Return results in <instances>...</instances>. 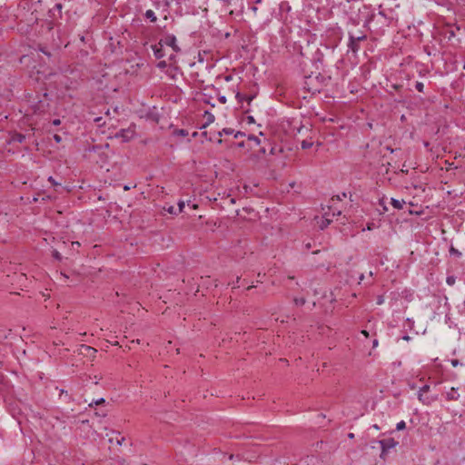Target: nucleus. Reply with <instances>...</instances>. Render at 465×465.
<instances>
[{
    "instance_id": "052dcab7",
    "label": "nucleus",
    "mask_w": 465,
    "mask_h": 465,
    "mask_svg": "<svg viewBox=\"0 0 465 465\" xmlns=\"http://www.w3.org/2000/svg\"><path fill=\"white\" fill-rule=\"evenodd\" d=\"M236 282H237V283H239V282H240V277H237Z\"/></svg>"
},
{
    "instance_id": "c03bdc74",
    "label": "nucleus",
    "mask_w": 465,
    "mask_h": 465,
    "mask_svg": "<svg viewBox=\"0 0 465 465\" xmlns=\"http://www.w3.org/2000/svg\"><path fill=\"white\" fill-rule=\"evenodd\" d=\"M101 120H102V118H101V117H98V118H95V119H94V121H95L96 123L101 122Z\"/></svg>"
},
{
    "instance_id": "79ce46f5",
    "label": "nucleus",
    "mask_w": 465,
    "mask_h": 465,
    "mask_svg": "<svg viewBox=\"0 0 465 465\" xmlns=\"http://www.w3.org/2000/svg\"><path fill=\"white\" fill-rule=\"evenodd\" d=\"M348 437H349L350 439H353V438H354V434H353V433H349Z\"/></svg>"
},
{
    "instance_id": "a18cd8bd",
    "label": "nucleus",
    "mask_w": 465,
    "mask_h": 465,
    "mask_svg": "<svg viewBox=\"0 0 465 465\" xmlns=\"http://www.w3.org/2000/svg\"><path fill=\"white\" fill-rule=\"evenodd\" d=\"M341 212L338 211L337 213H333V215H341Z\"/></svg>"
},
{
    "instance_id": "13d9d810",
    "label": "nucleus",
    "mask_w": 465,
    "mask_h": 465,
    "mask_svg": "<svg viewBox=\"0 0 465 465\" xmlns=\"http://www.w3.org/2000/svg\"><path fill=\"white\" fill-rule=\"evenodd\" d=\"M64 278H68V276L64 273H61Z\"/></svg>"
},
{
    "instance_id": "473e14b6",
    "label": "nucleus",
    "mask_w": 465,
    "mask_h": 465,
    "mask_svg": "<svg viewBox=\"0 0 465 465\" xmlns=\"http://www.w3.org/2000/svg\"><path fill=\"white\" fill-rule=\"evenodd\" d=\"M60 123H61V121H60L59 119H54V120L53 121V124H54V125H59V124H60Z\"/></svg>"
},
{
    "instance_id": "4be33fe9",
    "label": "nucleus",
    "mask_w": 465,
    "mask_h": 465,
    "mask_svg": "<svg viewBox=\"0 0 465 465\" xmlns=\"http://www.w3.org/2000/svg\"><path fill=\"white\" fill-rule=\"evenodd\" d=\"M165 210L171 214H178L177 210L173 206H170Z\"/></svg>"
},
{
    "instance_id": "39448f33",
    "label": "nucleus",
    "mask_w": 465,
    "mask_h": 465,
    "mask_svg": "<svg viewBox=\"0 0 465 465\" xmlns=\"http://www.w3.org/2000/svg\"><path fill=\"white\" fill-rule=\"evenodd\" d=\"M425 393H418L419 401H421L424 405H430L437 399L435 396H426Z\"/></svg>"
},
{
    "instance_id": "a211bd4d",
    "label": "nucleus",
    "mask_w": 465,
    "mask_h": 465,
    "mask_svg": "<svg viewBox=\"0 0 465 465\" xmlns=\"http://www.w3.org/2000/svg\"><path fill=\"white\" fill-rule=\"evenodd\" d=\"M184 206H185V203L183 201H180L178 203V210H177L178 213H181L183 211Z\"/></svg>"
},
{
    "instance_id": "6e6552de",
    "label": "nucleus",
    "mask_w": 465,
    "mask_h": 465,
    "mask_svg": "<svg viewBox=\"0 0 465 465\" xmlns=\"http://www.w3.org/2000/svg\"><path fill=\"white\" fill-rule=\"evenodd\" d=\"M163 47L164 46H160L159 44L157 45H154L153 51H154V54L157 58H162L165 55V54L163 52Z\"/></svg>"
},
{
    "instance_id": "a878e982",
    "label": "nucleus",
    "mask_w": 465,
    "mask_h": 465,
    "mask_svg": "<svg viewBox=\"0 0 465 465\" xmlns=\"http://www.w3.org/2000/svg\"><path fill=\"white\" fill-rule=\"evenodd\" d=\"M249 140H252V141H254L258 144L260 143V140L256 136L251 135V136H249Z\"/></svg>"
},
{
    "instance_id": "aec40b11",
    "label": "nucleus",
    "mask_w": 465,
    "mask_h": 465,
    "mask_svg": "<svg viewBox=\"0 0 465 465\" xmlns=\"http://www.w3.org/2000/svg\"><path fill=\"white\" fill-rule=\"evenodd\" d=\"M423 84L421 82H417L416 84H415V88L419 91V92H423Z\"/></svg>"
},
{
    "instance_id": "ddd939ff",
    "label": "nucleus",
    "mask_w": 465,
    "mask_h": 465,
    "mask_svg": "<svg viewBox=\"0 0 465 465\" xmlns=\"http://www.w3.org/2000/svg\"><path fill=\"white\" fill-rule=\"evenodd\" d=\"M223 133H224L226 134H231L232 133V130H231V129H223L222 132H218V137H221ZM218 143H222V139L221 138H218Z\"/></svg>"
},
{
    "instance_id": "cd10ccee",
    "label": "nucleus",
    "mask_w": 465,
    "mask_h": 465,
    "mask_svg": "<svg viewBox=\"0 0 465 465\" xmlns=\"http://www.w3.org/2000/svg\"><path fill=\"white\" fill-rule=\"evenodd\" d=\"M384 302V299H383V296H379L378 299H377V303L379 305L382 304Z\"/></svg>"
},
{
    "instance_id": "9b49d317",
    "label": "nucleus",
    "mask_w": 465,
    "mask_h": 465,
    "mask_svg": "<svg viewBox=\"0 0 465 465\" xmlns=\"http://www.w3.org/2000/svg\"><path fill=\"white\" fill-rule=\"evenodd\" d=\"M330 223H331V220L328 218V213H325L324 217L322 219L319 226L322 230H323L330 224Z\"/></svg>"
},
{
    "instance_id": "864d4df0",
    "label": "nucleus",
    "mask_w": 465,
    "mask_h": 465,
    "mask_svg": "<svg viewBox=\"0 0 465 465\" xmlns=\"http://www.w3.org/2000/svg\"><path fill=\"white\" fill-rule=\"evenodd\" d=\"M306 248H307V249H310V248H311V243H307V244H306Z\"/></svg>"
},
{
    "instance_id": "e2e57ef3",
    "label": "nucleus",
    "mask_w": 465,
    "mask_h": 465,
    "mask_svg": "<svg viewBox=\"0 0 465 465\" xmlns=\"http://www.w3.org/2000/svg\"><path fill=\"white\" fill-rule=\"evenodd\" d=\"M252 10H253L254 12H256V11H257V7H252Z\"/></svg>"
},
{
    "instance_id": "5701e85b",
    "label": "nucleus",
    "mask_w": 465,
    "mask_h": 465,
    "mask_svg": "<svg viewBox=\"0 0 465 465\" xmlns=\"http://www.w3.org/2000/svg\"><path fill=\"white\" fill-rule=\"evenodd\" d=\"M430 390V386L429 385H424L423 387H421L419 391V393H427Z\"/></svg>"
},
{
    "instance_id": "3c124183",
    "label": "nucleus",
    "mask_w": 465,
    "mask_h": 465,
    "mask_svg": "<svg viewBox=\"0 0 465 465\" xmlns=\"http://www.w3.org/2000/svg\"><path fill=\"white\" fill-rule=\"evenodd\" d=\"M252 288H254V285H250L249 287H247V290L249 291V290H251Z\"/></svg>"
},
{
    "instance_id": "bb28decb",
    "label": "nucleus",
    "mask_w": 465,
    "mask_h": 465,
    "mask_svg": "<svg viewBox=\"0 0 465 465\" xmlns=\"http://www.w3.org/2000/svg\"><path fill=\"white\" fill-rule=\"evenodd\" d=\"M260 155V153L251 155L252 161L256 162L259 159Z\"/></svg>"
},
{
    "instance_id": "8fccbe9b",
    "label": "nucleus",
    "mask_w": 465,
    "mask_h": 465,
    "mask_svg": "<svg viewBox=\"0 0 465 465\" xmlns=\"http://www.w3.org/2000/svg\"><path fill=\"white\" fill-rule=\"evenodd\" d=\"M237 287H239V285H238L237 282H234L233 288H237Z\"/></svg>"
},
{
    "instance_id": "2f4dec72",
    "label": "nucleus",
    "mask_w": 465,
    "mask_h": 465,
    "mask_svg": "<svg viewBox=\"0 0 465 465\" xmlns=\"http://www.w3.org/2000/svg\"><path fill=\"white\" fill-rule=\"evenodd\" d=\"M247 120H248V123H249V124H252V123H254V119H253V117H252V116H248V117H247Z\"/></svg>"
},
{
    "instance_id": "f3484780",
    "label": "nucleus",
    "mask_w": 465,
    "mask_h": 465,
    "mask_svg": "<svg viewBox=\"0 0 465 465\" xmlns=\"http://www.w3.org/2000/svg\"><path fill=\"white\" fill-rule=\"evenodd\" d=\"M312 145V143L311 142H308V141H302V149H308V148H311Z\"/></svg>"
},
{
    "instance_id": "0eeeda50",
    "label": "nucleus",
    "mask_w": 465,
    "mask_h": 465,
    "mask_svg": "<svg viewBox=\"0 0 465 465\" xmlns=\"http://www.w3.org/2000/svg\"><path fill=\"white\" fill-rule=\"evenodd\" d=\"M236 98L239 102H242L243 100L246 101L248 104L251 103V101H252V99L254 98V94H251V95H244V94H242L241 93H237L236 94Z\"/></svg>"
},
{
    "instance_id": "423d86ee",
    "label": "nucleus",
    "mask_w": 465,
    "mask_h": 465,
    "mask_svg": "<svg viewBox=\"0 0 465 465\" xmlns=\"http://www.w3.org/2000/svg\"><path fill=\"white\" fill-rule=\"evenodd\" d=\"M362 39H365V36H359L357 38H354L353 36L350 37L349 46L353 53H356L359 48L358 41L362 40Z\"/></svg>"
},
{
    "instance_id": "20e7f679",
    "label": "nucleus",
    "mask_w": 465,
    "mask_h": 465,
    "mask_svg": "<svg viewBox=\"0 0 465 465\" xmlns=\"http://www.w3.org/2000/svg\"><path fill=\"white\" fill-rule=\"evenodd\" d=\"M96 352H97V351L94 348L88 346V345L82 344L79 348V353L83 354L86 357L94 358Z\"/></svg>"
},
{
    "instance_id": "09e8293b",
    "label": "nucleus",
    "mask_w": 465,
    "mask_h": 465,
    "mask_svg": "<svg viewBox=\"0 0 465 465\" xmlns=\"http://www.w3.org/2000/svg\"><path fill=\"white\" fill-rule=\"evenodd\" d=\"M197 207H198V205H197V204H193V205H192V208H193V209H197Z\"/></svg>"
},
{
    "instance_id": "393cba45",
    "label": "nucleus",
    "mask_w": 465,
    "mask_h": 465,
    "mask_svg": "<svg viewBox=\"0 0 465 465\" xmlns=\"http://www.w3.org/2000/svg\"><path fill=\"white\" fill-rule=\"evenodd\" d=\"M48 181H49V182H50L54 186H58V185H60V183H56V182L54 181V179L52 176H50V177L48 178Z\"/></svg>"
},
{
    "instance_id": "69168bd1",
    "label": "nucleus",
    "mask_w": 465,
    "mask_h": 465,
    "mask_svg": "<svg viewBox=\"0 0 465 465\" xmlns=\"http://www.w3.org/2000/svg\"><path fill=\"white\" fill-rule=\"evenodd\" d=\"M463 68L465 69V64H464Z\"/></svg>"
},
{
    "instance_id": "680f3d73",
    "label": "nucleus",
    "mask_w": 465,
    "mask_h": 465,
    "mask_svg": "<svg viewBox=\"0 0 465 465\" xmlns=\"http://www.w3.org/2000/svg\"><path fill=\"white\" fill-rule=\"evenodd\" d=\"M452 364H453V365H456V364H457V361H452Z\"/></svg>"
},
{
    "instance_id": "412c9836",
    "label": "nucleus",
    "mask_w": 465,
    "mask_h": 465,
    "mask_svg": "<svg viewBox=\"0 0 465 465\" xmlns=\"http://www.w3.org/2000/svg\"><path fill=\"white\" fill-rule=\"evenodd\" d=\"M104 401H105L104 399L101 398V399L90 403L89 406L93 407V405H100V404L104 403Z\"/></svg>"
},
{
    "instance_id": "72a5a7b5",
    "label": "nucleus",
    "mask_w": 465,
    "mask_h": 465,
    "mask_svg": "<svg viewBox=\"0 0 465 465\" xmlns=\"http://www.w3.org/2000/svg\"><path fill=\"white\" fill-rule=\"evenodd\" d=\"M124 441V437H122L120 440H117L116 443H117L118 445H122Z\"/></svg>"
},
{
    "instance_id": "a19ab883",
    "label": "nucleus",
    "mask_w": 465,
    "mask_h": 465,
    "mask_svg": "<svg viewBox=\"0 0 465 465\" xmlns=\"http://www.w3.org/2000/svg\"><path fill=\"white\" fill-rule=\"evenodd\" d=\"M270 153H271L272 154H274V153H275V148H274V147H272V148L271 149Z\"/></svg>"
},
{
    "instance_id": "7c9ffc66",
    "label": "nucleus",
    "mask_w": 465,
    "mask_h": 465,
    "mask_svg": "<svg viewBox=\"0 0 465 465\" xmlns=\"http://www.w3.org/2000/svg\"><path fill=\"white\" fill-rule=\"evenodd\" d=\"M158 66L159 67H165L166 66V62L165 61H161L159 64H158Z\"/></svg>"
},
{
    "instance_id": "9d476101",
    "label": "nucleus",
    "mask_w": 465,
    "mask_h": 465,
    "mask_svg": "<svg viewBox=\"0 0 465 465\" xmlns=\"http://www.w3.org/2000/svg\"><path fill=\"white\" fill-rule=\"evenodd\" d=\"M391 203L392 206L398 210L401 209L403 207V204L405 203V202L403 200L400 201V200H397L394 198H391Z\"/></svg>"
},
{
    "instance_id": "2eb2a0df",
    "label": "nucleus",
    "mask_w": 465,
    "mask_h": 465,
    "mask_svg": "<svg viewBox=\"0 0 465 465\" xmlns=\"http://www.w3.org/2000/svg\"><path fill=\"white\" fill-rule=\"evenodd\" d=\"M173 134L175 135H180V136H186V135H188V132L186 130H184V129L175 130L173 132Z\"/></svg>"
},
{
    "instance_id": "6e6d98bb",
    "label": "nucleus",
    "mask_w": 465,
    "mask_h": 465,
    "mask_svg": "<svg viewBox=\"0 0 465 465\" xmlns=\"http://www.w3.org/2000/svg\"><path fill=\"white\" fill-rule=\"evenodd\" d=\"M342 196H337V200H341Z\"/></svg>"
},
{
    "instance_id": "4d7b16f0",
    "label": "nucleus",
    "mask_w": 465,
    "mask_h": 465,
    "mask_svg": "<svg viewBox=\"0 0 465 465\" xmlns=\"http://www.w3.org/2000/svg\"><path fill=\"white\" fill-rule=\"evenodd\" d=\"M342 196H337V200H341Z\"/></svg>"
},
{
    "instance_id": "5fc2aeb1",
    "label": "nucleus",
    "mask_w": 465,
    "mask_h": 465,
    "mask_svg": "<svg viewBox=\"0 0 465 465\" xmlns=\"http://www.w3.org/2000/svg\"><path fill=\"white\" fill-rule=\"evenodd\" d=\"M363 277H364V276H363V274H361V275L360 276V281H362V280H363Z\"/></svg>"
},
{
    "instance_id": "37998d69",
    "label": "nucleus",
    "mask_w": 465,
    "mask_h": 465,
    "mask_svg": "<svg viewBox=\"0 0 465 465\" xmlns=\"http://www.w3.org/2000/svg\"><path fill=\"white\" fill-rule=\"evenodd\" d=\"M202 100H203L204 103H206V104H210V101H209V100H207V99H205V98H202Z\"/></svg>"
},
{
    "instance_id": "de8ad7c7",
    "label": "nucleus",
    "mask_w": 465,
    "mask_h": 465,
    "mask_svg": "<svg viewBox=\"0 0 465 465\" xmlns=\"http://www.w3.org/2000/svg\"><path fill=\"white\" fill-rule=\"evenodd\" d=\"M41 51H42L44 54H47V55H50V54H49V53H47L46 51H45V50H43V49H41Z\"/></svg>"
},
{
    "instance_id": "4468645a",
    "label": "nucleus",
    "mask_w": 465,
    "mask_h": 465,
    "mask_svg": "<svg viewBox=\"0 0 465 465\" xmlns=\"http://www.w3.org/2000/svg\"><path fill=\"white\" fill-rule=\"evenodd\" d=\"M450 254L455 255L459 258L461 257L462 255V253L459 250L455 249L453 246L450 247Z\"/></svg>"
},
{
    "instance_id": "7ed1b4c3",
    "label": "nucleus",
    "mask_w": 465,
    "mask_h": 465,
    "mask_svg": "<svg viewBox=\"0 0 465 465\" xmlns=\"http://www.w3.org/2000/svg\"><path fill=\"white\" fill-rule=\"evenodd\" d=\"M380 444L381 446V458L385 459V454L389 449H391L396 446V441L393 439H387L380 440Z\"/></svg>"
},
{
    "instance_id": "f257e3e1",
    "label": "nucleus",
    "mask_w": 465,
    "mask_h": 465,
    "mask_svg": "<svg viewBox=\"0 0 465 465\" xmlns=\"http://www.w3.org/2000/svg\"><path fill=\"white\" fill-rule=\"evenodd\" d=\"M135 135L134 127L130 126L126 129H122L120 132L115 134V138H121L123 142H129Z\"/></svg>"
},
{
    "instance_id": "f8f14e48",
    "label": "nucleus",
    "mask_w": 465,
    "mask_h": 465,
    "mask_svg": "<svg viewBox=\"0 0 465 465\" xmlns=\"http://www.w3.org/2000/svg\"><path fill=\"white\" fill-rule=\"evenodd\" d=\"M145 16L150 19L152 22H155L156 21V16L153 13V11L152 10H147L146 13H145Z\"/></svg>"
},
{
    "instance_id": "603ef678",
    "label": "nucleus",
    "mask_w": 465,
    "mask_h": 465,
    "mask_svg": "<svg viewBox=\"0 0 465 465\" xmlns=\"http://www.w3.org/2000/svg\"><path fill=\"white\" fill-rule=\"evenodd\" d=\"M403 339L406 340V341H409L410 337L409 336H404Z\"/></svg>"
},
{
    "instance_id": "f03ea898",
    "label": "nucleus",
    "mask_w": 465,
    "mask_h": 465,
    "mask_svg": "<svg viewBox=\"0 0 465 465\" xmlns=\"http://www.w3.org/2000/svg\"><path fill=\"white\" fill-rule=\"evenodd\" d=\"M160 46H169L172 47V49L174 52L179 51L178 46L176 45V39L173 35H167L163 39H161L159 42Z\"/></svg>"
},
{
    "instance_id": "1a4fd4ad",
    "label": "nucleus",
    "mask_w": 465,
    "mask_h": 465,
    "mask_svg": "<svg viewBox=\"0 0 465 465\" xmlns=\"http://www.w3.org/2000/svg\"><path fill=\"white\" fill-rule=\"evenodd\" d=\"M458 398H459V394L457 393L455 388H451L447 392V400L448 401H456V400H458Z\"/></svg>"
},
{
    "instance_id": "0e129e2a",
    "label": "nucleus",
    "mask_w": 465,
    "mask_h": 465,
    "mask_svg": "<svg viewBox=\"0 0 465 465\" xmlns=\"http://www.w3.org/2000/svg\"><path fill=\"white\" fill-rule=\"evenodd\" d=\"M368 230H371V224L368 225Z\"/></svg>"
},
{
    "instance_id": "58836bf2",
    "label": "nucleus",
    "mask_w": 465,
    "mask_h": 465,
    "mask_svg": "<svg viewBox=\"0 0 465 465\" xmlns=\"http://www.w3.org/2000/svg\"><path fill=\"white\" fill-rule=\"evenodd\" d=\"M130 188H131V187H130L129 185H124V191H129V190H130Z\"/></svg>"
},
{
    "instance_id": "f704fd0d",
    "label": "nucleus",
    "mask_w": 465,
    "mask_h": 465,
    "mask_svg": "<svg viewBox=\"0 0 465 465\" xmlns=\"http://www.w3.org/2000/svg\"><path fill=\"white\" fill-rule=\"evenodd\" d=\"M219 100H220V102H221V103H223V104H224V103L226 102V98H225V96H221V97L219 98Z\"/></svg>"
},
{
    "instance_id": "c85d7f7f",
    "label": "nucleus",
    "mask_w": 465,
    "mask_h": 465,
    "mask_svg": "<svg viewBox=\"0 0 465 465\" xmlns=\"http://www.w3.org/2000/svg\"><path fill=\"white\" fill-rule=\"evenodd\" d=\"M54 141H55L56 143H60V142H61V140H62L61 136H60V135H58V134H54Z\"/></svg>"
},
{
    "instance_id": "bf43d9fd",
    "label": "nucleus",
    "mask_w": 465,
    "mask_h": 465,
    "mask_svg": "<svg viewBox=\"0 0 465 465\" xmlns=\"http://www.w3.org/2000/svg\"><path fill=\"white\" fill-rule=\"evenodd\" d=\"M203 134L207 137V133L206 132H203Z\"/></svg>"
},
{
    "instance_id": "b1692460",
    "label": "nucleus",
    "mask_w": 465,
    "mask_h": 465,
    "mask_svg": "<svg viewBox=\"0 0 465 465\" xmlns=\"http://www.w3.org/2000/svg\"><path fill=\"white\" fill-rule=\"evenodd\" d=\"M53 257H54V259H56V260H59V261L62 259L61 254H60V253H59V252H57L56 250H54V251L53 252Z\"/></svg>"
},
{
    "instance_id": "c756f323",
    "label": "nucleus",
    "mask_w": 465,
    "mask_h": 465,
    "mask_svg": "<svg viewBox=\"0 0 465 465\" xmlns=\"http://www.w3.org/2000/svg\"><path fill=\"white\" fill-rule=\"evenodd\" d=\"M447 282L449 284H453L454 283V278L453 277H448L447 278Z\"/></svg>"
},
{
    "instance_id": "c9c22d12",
    "label": "nucleus",
    "mask_w": 465,
    "mask_h": 465,
    "mask_svg": "<svg viewBox=\"0 0 465 465\" xmlns=\"http://www.w3.org/2000/svg\"><path fill=\"white\" fill-rule=\"evenodd\" d=\"M361 333L365 336V337H369V332L365 330L361 331Z\"/></svg>"
},
{
    "instance_id": "dca6fc26",
    "label": "nucleus",
    "mask_w": 465,
    "mask_h": 465,
    "mask_svg": "<svg viewBox=\"0 0 465 465\" xmlns=\"http://www.w3.org/2000/svg\"><path fill=\"white\" fill-rule=\"evenodd\" d=\"M294 302H295L296 305L302 306V305L305 304L306 300L304 298H301V299L295 298L294 299Z\"/></svg>"
},
{
    "instance_id": "e433bc0d",
    "label": "nucleus",
    "mask_w": 465,
    "mask_h": 465,
    "mask_svg": "<svg viewBox=\"0 0 465 465\" xmlns=\"http://www.w3.org/2000/svg\"><path fill=\"white\" fill-rule=\"evenodd\" d=\"M259 153H260V154H264V153H265V149H264V148H261V149L259 150Z\"/></svg>"
},
{
    "instance_id": "49530a36",
    "label": "nucleus",
    "mask_w": 465,
    "mask_h": 465,
    "mask_svg": "<svg viewBox=\"0 0 465 465\" xmlns=\"http://www.w3.org/2000/svg\"><path fill=\"white\" fill-rule=\"evenodd\" d=\"M134 342H136V344H139L140 343V340L132 341V343H134Z\"/></svg>"
},
{
    "instance_id": "6ab92c4d",
    "label": "nucleus",
    "mask_w": 465,
    "mask_h": 465,
    "mask_svg": "<svg viewBox=\"0 0 465 465\" xmlns=\"http://www.w3.org/2000/svg\"><path fill=\"white\" fill-rule=\"evenodd\" d=\"M405 427H406L405 421L401 420L397 423L396 429L398 430H401L405 429Z\"/></svg>"
},
{
    "instance_id": "4c0bfd02",
    "label": "nucleus",
    "mask_w": 465,
    "mask_h": 465,
    "mask_svg": "<svg viewBox=\"0 0 465 465\" xmlns=\"http://www.w3.org/2000/svg\"><path fill=\"white\" fill-rule=\"evenodd\" d=\"M74 245L79 246V245H80V243H79L78 242H72V246H73L74 248Z\"/></svg>"
},
{
    "instance_id": "ea45409f",
    "label": "nucleus",
    "mask_w": 465,
    "mask_h": 465,
    "mask_svg": "<svg viewBox=\"0 0 465 465\" xmlns=\"http://www.w3.org/2000/svg\"><path fill=\"white\" fill-rule=\"evenodd\" d=\"M372 345H373V347H376L378 345V341L374 340L373 342H372Z\"/></svg>"
}]
</instances>
